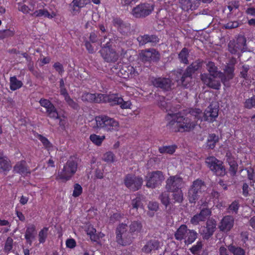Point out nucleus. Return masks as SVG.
I'll use <instances>...</instances> for the list:
<instances>
[{
    "label": "nucleus",
    "instance_id": "f257e3e1",
    "mask_svg": "<svg viewBox=\"0 0 255 255\" xmlns=\"http://www.w3.org/2000/svg\"><path fill=\"white\" fill-rule=\"evenodd\" d=\"M128 231V224H119L116 229V242L122 246L129 245L132 242L133 235L139 233L142 224H130Z\"/></svg>",
    "mask_w": 255,
    "mask_h": 255
},
{
    "label": "nucleus",
    "instance_id": "f03ea898",
    "mask_svg": "<svg viewBox=\"0 0 255 255\" xmlns=\"http://www.w3.org/2000/svg\"><path fill=\"white\" fill-rule=\"evenodd\" d=\"M202 63V60L198 59L190 64L184 71L178 69L175 73L178 84L184 88H188L193 78V75L201 68Z\"/></svg>",
    "mask_w": 255,
    "mask_h": 255
},
{
    "label": "nucleus",
    "instance_id": "7ed1b4c3",
    "mask_svg": "<svg viewBox=\"0 0 255 255\" xmlns=\"http://www.w3.org/2000/svg\"><path fill=\"white\" fill-rule=\"evenodd\" d=\"M207 69L210 74H201V80L208 87L214 89H219L221 84L220 81L216 80V78L219 77L223 81V78L224 77V74L217 70V67L215 66L214 63L213 62H209L207 64Z\"/></svg>",
    "mask_w": 255,
    "mask_h": 255
},
{
    "label": "nucleus",
    "instance_id": "20e7f679",
    "mask_svg": "<svg viewBox=\"0 0 255 255\" xmlns=\"http://www.w3.org/2000/svg\"><path fill=\"white\" fill-rule=\"evenodd\" d=\"M107 37H104V40L101 42L102 49L100 52L102 57L107 62H112L116 61L118 59V56L114 50L111 48L113 44L121 43V40L117 36H113V37L109 39V41H106Z\"/></svg>",
    "mask_w": 255,
    "mask_h": 255
},
{
    "label": "nucleus",
    "instance_id": "39448f33",
    "mask_svg": "<svg viewBox=\"0 0 255 255\" xmlns=\"http://www.w3.org/2000/svg\"><path fill=\"white\" fill-rule=\"evenodd\" d=\"M77 167V159L71 157L64 164L61 171L58 172L56 176V179L61 180L64 182L69 180L76 173Z\"/></svg>",
    "mask_w": 255,
    "mask_h": 255
},
{
    "label": "nucleus",
    "instance_id": "423d86ee",
    "mask_svg": "<svg viewBox=\"0 0 255 255\" xmlns=\"http://www.w3.org/2000/svg\"><path fill=\"white\" fill-rule=\"evenodd\" d=\"M94 128H103L106 131L118 130L119 123L114 119L105 115L95 117Z\"/></svg>",
    "mask_w": 255,
    "mask_h": 255
},
{
    "label": "nucleus",
    "instance_id": "0eeeda50",
    "mask_svg": "<svg viewBox=\"0 0 255 255\" xmlns=\"http://www.w3.org/2000/svg\"><path fill=\"white\" fill-rule=\"evenodd\" d=\"M206 186L204 181L197 179L193 181L188 192V197L190 203H195L202 193L205 191Z\"/></svg>",
    "mask_w": 255,
    "mask_h": 255
},
{
    "label": "nucleus",
    "instance_id": "6e6552de",
    "mask_svg": "<svg viewBox=\"0 0 255 255\" xmlns=\"http://www.w3.org/2000/svg\"><path fill=\"white\" fill-rule=\"evenodd\" d=\"M205 163L209 169L217 176H223L226 174V169L223 162L214 156L208 157Z\"/></svg>",
    "mask_w": 255,
    "mask_h": 255
},
{
    "label": "nucleus",
    "instance_id": "1a4fd4ad",
    "mask_svg": "<svg viewBox=\"0 0 255 255\" xmlns=\"http://www.w3.org/2000/svg\"><path fill=\"white\" fill-rule=\"evenodd\" d=\"M246 49V39L244 36H239L236 39L230 40L228 44V50L232 54H238Z\"/></svg>",
    "mask_w": 255,
    "mask_h": 255
},
{
    "label": "nucleus",
    "instance_id": "9d476101",
    "mask_svg": "<svg viewBox=\"0 0 255 255\" xmlns=\"http://www.w3.org/2000/svg\"><path fill=\"white\" fill-rule=\"evenodd\" d=\"M153 4L148 3H140L132 9L131 14L135 18H144L153 10Z\"/></svg>",
    "mask_w": 255,
    "mask_h": 255
},
{
    "label": "nucleus",
    "instance_id": "9b49d317",
    "mask_svg": "<svg viewBox=\"0 0 255 255\" xmlns=\"http://www.w3.org/2000/svg\"><path fill=\"white\" fill-rule=\"evenodd\" d=\"M124 182L128 188L133 191H136L141 187L143 179L141 177L128 174L125 176Z\"/></svg>",
    "mask_w": 255,
    "mask_h": 255
},
{
    "label": "nucleus",
    "instance_id": "f8f14e48",
    "mask_svg": "<svg viewBox=\"0 0 255 255\" xmlns=\"http://www.w3.org/2000/svg\"><path fill=\"white\" fill-rule=\"evenodd\" d=\"M163 173L160 171H155L148 173L146 176V186L148 188H155L164 180Z\"/></svg>",
    "mask_w": 255,
    "mask_h": 255
},
{
    "label": "nucleus",
    "instance_id": "ddd939ff",
    "mask_svg": "<svg viewBox=\"0 0 255 255\" xmlns=\"http://www.w3.org/2000/svg\"><path fill=\"white\" fill-rule=\"evenodd\" d=\"M184 182L179 175L170 176L166 181L165 188L168 192L176 191L181 189Z\"/></svg>",
    "mask_w": 255,
    "mask_h": 255
},
{
    "label": "nucleus",
    "instance_id": "4468645a",
    "mask_svg": "<svg viewBox=\"0 0 255 255\" xmlns=\"http://www.w3.org/2000/svg\"><path fill=\"white\" fill-rule=\"evenodd\" d=\"M139 59L144 63L151 61H158L160 59V54L154 48L142 50L139 53Z\"/></svg>",
    "mask_w": 255,
    "mask_h": 255
},
{
    "label": "nucleus",
    "instance_id": "2eb2a0df",
    "mask_svg": "<svg viewBox=\"0 0 255 255\" xmlns=\"http://www.w3.org/2000/svg\"><path fill=\"white\" fill-rule=\"evenodd\" d=\"M166 119L169 121L166 126L168 128L172 131L177 132L180 131L181 115L179 113L168 114Z\"/></svg>",
    "mask_w": 255,
    "mask_h": 255
},
{
    "label": "nucleus",
    "instance_id": "dca6fc26",
    "mask_svg": "<svg viewBox=\"0 0 255 255\" xmlns=\"http://www.w3.org/2000/svg\"><path fill=\"white\" fill-rule=\"evenodd\" d=\"M151 83L154 87L160 88L165 91H169L171 89L172 81L169 78H153L151 80Z\"/></svg>",
    "mask_w": 255,
    "mask_h": 255
},
{
    "label": "nucleus",
    "instance_id": "f3484780",
    "mask_svg": "<svg viewBox=\"0 0 255 255\" xmlns=\"http://www.w3.org/2000/svg\"><path fill=\"white\" fill-rule=\"evenodd\" d=\"M39 103L41 106L46 109V113L50 118L53 119L59 118L56 108L49 100L42 99L40 100Z\"/></svg>",
    "mask_w": 255,
    "mask_h": 255
},
{
    "label": "nucleus",
    "instance_id": "a211bd4d",
    "mask_svg": "<svg viewBox=\"0 0 255 255\" xmlns=\"http://www.w3.org/2000/svg\"><path fill=\"white\" fill-rule=\"evenodd\" d=\"M181 8L185 11L196 9L200 4L198 0H179Z\"/></svg>",
    "mask_w": 255,
    "mask_h": 255
},
{
    "label": "nucleus",
    "instance_id": "6ab92c4d",
    "mask_svg": "<svg viewBox=\"0 0 255 255\" xmlns=\"http://www.w3.org/2000/svg\"><path fill=\"white\" fill-rule=\"evenodd\" d=\"M203 120L210 123L213 122L218 116V109L210 106L203 112Z\"/></svg>",
    "mask_w": 255,
    "mask_h": 255
},
{
    "label": "nucleus",
    "instance_id": "aec40b11",
    "mask_svg": "<svg viewBox=\"0 0 255 255\" xmlns=\"http://www.w3.org/2000/svg\"><path fill=\"white\" fill-rule=\"evenodd\" d=\"M217 224H206L200 229V233L204 240H208L213 235Z\"/></svg>",
    "mask_w": 255,
    "mask_h": 255
},
{
    "label": "nucleus",
    "instance_id": "412c9836",
    "mask_svg": "<svg viewBox=\"0 0 255 255\" xmlns=\"http://www.w3.org/2000/svg\"><path fill=\"white\" fill-rule=\"evenodd\" d=\"M181 123L180 125V131H189L193 129L197 125V123L194 121H191V120L188 117L184 118L181 116Z\"/></svg>",
    "mask_w": 255,
    "mask_h": 255
},
{
    "label": "nucleus",
    "instance_id": "4be33fe9",
    "mask_svg": "<svg viewBox=\"0 0 255 255\" xmlns=\"http://www.w3.org/2000/svg\"><path fill=\"white\" fill-rule=\"evenodd\" d=\"M120 72L124 78H132L138 75L134 67L130 65L123 66Z\"/></svg>",
    "mask_w": 255,
    "mask_h": 255
},
{
    "label": "nucleus",
    "instance_id": "5701e85b",
    "mask_svg": "<svg viewBox=\"0 0 255 255\" xmlns=\"http://www.w3.org/2000/svg\"><path fill=\"white\" fill-rule=\"evenodd\" d=\"M103 99L102 102L108 103L111 106L119 105L124 102V100L117 94L110 95L103 94Z\"/></svg>",
    "mask_w": 255,
    "mask_h": 255
},
{
    "label": "nucleus",
    "instance_id": "b1692460",
    "mask_svg": "<svg viewBox=\"0 0 255 255\" xmlns=\"http://www.w3.org/2000/svg\"><path fill=\"white\" fill-rule=\"evenodd\" d=\"M114 25L118 28V30L123 35L127 34L130 30L129 24L125 23L124 21L118 18L113 19Z\"/></svg>",
    "mask_w": 255,
    "mask_h": 255
},
{
    "label": "nucleus",
    "instance_id": "393cba45",
    "mask_svg": "<svg viewBox=\"0 0 255 255\" xmlns=\"http://www.w3.org/2000/svg\"><path fill=\"white\" fill-rule=\"evenodd\" d=\"M160 248V242L156 239L150 240L148 241L142 249V251L146 254H149L155 251Z\"/></svg>",
    "mask_w": 255,
    "mask_h": 255
},
{
    "label": "nucleus",
    "instance_id": "a878e982",
    "mask_svg": "<svg viewBox=\"0 0 255 255\" xmlns=\"http://www.w3.org/2000/svg\"><path fill=\"white\" fill-rule=\"evenodd\" d=\"M211 213L210 209L205 208L202 209L198 214L194 215L191 220V223H198L200 222H204Z\"/></svg>",
    "mask_w": 255,
    "mask_h": 255
},
{
    "label": "nucleus",
    "instance_id": "bb28decb",
    "mask_svg": "<svg viewBox=\"0 0 255 255\" xmlns=\"http://www.w3.org/2000/svg\"><path fill=\"white\" fill-rule=\"evenodd\" d=\"M14 170L22 176H26L31 173L27 167L26 162L24 160L17 162L14 166Z\"/></svg>",
    "mask_w": 255,
    "mask_h": 255
},
{
    "label": "nucleus",
    "instance_id": "cd10ccee",
    "mask_svg": "<svg viewBox=\"0 0 255 255\" xmlns=\"http://www.w3.org/2000/svg\"><path fill=\"white\" fill-rule=\"evenodd\" d=\"M82 98L83 101L95 103H101L102 99H103L102 94H95L89 93L84 94Z\"/></svg>",
    "mask_w": 255,
    "mask_h": 255
},
{
    "label": "nucleus",
    "instance_id": "c85d7f7f",
    "mask_svg": "<svg viewBox=\"0 0 255 255\" xmlns=\"http://www.w3.org/2000/svg\"><path fill=\"white\" fill-rule=\"evenodd\" d=\"M87 4V0H73L69 4L71 12L75 14L79 12V9L83 7Z\"/></svg>",
    "mask_w": 255,
    "mask_h": 255
},
{
    "label": "nucleus",
    "instance_id": "c756f323",
    "mask_svg": "<svg viewBox=\"0 0 255 255\" xmlns=\"http://www.w3.org/2000/svg\"><path fill=\"white\" fill-rule=\"evenodd\" d=\"M188 113L194 117V119L201 122L203 121L204 114L202 111L198 108H191L189 109Z\"/></svg>",
    "mask_w": 255,
    "mask_h": 255
},
{
    "label": "nucleus",
    "instance_id": "7c9ffc66",
    "mask_svg": "<svg viewBox=\"0 0 255 255\" xmlns=\"http://www.w3.org/2000/svg\"><path fill=\"white\" fill-rule=\"evenodd\" d=\"M187 227L185 224H181L180 227L177 229L175 233V238L178 241L182 240L187 233Z\"/></svg>",
    "mask_w": 255,
    "mask_h": 255
},
{
    "label": "nucleus",
    "instance_id": "2f4dec72",
    "mask_svg": "<svg viewBox=\"0 0 255 255\" xmlns=\"http://www.w3.org/2000/svg\"><path fill=\"white\" fill-rule=\"evenodd\" d=\"M10 89L12 91H15L20 88L22 85V82L18 80L15 76L10 77L9 79Z\"/></svg>",
    "mask_w": 255,
    "mask_h": 255
},
{
    "label": "nucleus",
    "instance_id": "473e14b6",
    "mask_svg": "<svg viewBox=\"0 0 255 255\" xmlns=\"http://www.w3.org/2000/svg\"><path fill=\"white\" fill-rule=\"evenodd\" d=\"M219 141V137L215 133L210 134L208 136L207 146L210 149H213L217 142Z\"/></svg>",
    "mask_w": 255,
    "mask_h": 255
},
{
    "label": "nucleus",
    "instance_id": "72a5a7b5",
    "mask_svg": "<svg viewBox=\"0 0 255 255\" xmlns=\"http://www.w3.org/2000/svg\"><path fill=\"white\" fill-rule=\"evenodd\" d=\"M189 55V50L186 48H183L178 54V58L181 63L188 64L189 61L188 58Z\"/></svg>",
    "mask_w": 255,
    "mask_h": 255
},
{
    "label": "nucleus",
    "instance_id": "f704fd0d",
    "mask_svg": "<svg viewBox=\"0 0 255 255\" xmlns=\"http://www.w3.org/2000/svg\"><path fill=\"white\" fill-rule=\"evenodd\" d=\"M227 161L230 165V172L233 176L235 175L238 167V165L237 162L233 158L229 156L227 158Z\"/></svg>",
    "mask_w": 255,
    "mask_h": 255
},
{
    "label": "nucleus",
    "instance_id": "c9c22d12",
    "mask_svg": "<svg viewBox=\"0 0 255 255\" xmlns=\"http://www.w3.org/2000/svg\"><path fill=\"white\" fill-rule=\"evenodd\" d=\"M229 252L233 255H245V251L241 247H236L232 244L228 246Z\"/></svg>",
    "mask_w": 255,
    "mask_h": 255
},
{
    "label": "nucleus",
    "instance_id": "e433bc0d",
    "mask_svg": "<svg viewBox=\"0 0 255 255\" xmlns=\"http://www.w3.org/2000/svg\"><path fill=\"white\" fill-rule=\"evenodd\" d=\"M173 194H172V200L174 203H181L183 200V193L181 189L176 190V191H171Z\"/></svg>",
    "mask_w": 255,
    "mask_h": 255
},
{
    "label": "nucleus",
    "instance_id": "4c0bfd02",
    "mask_svg": "<svg viewBox=\"0 0 255 255\" xmlns=\"http://www.w3.org/2000/svg\"><path fill=\"white\" fill-rule=\"evenodd\" d=\"M35 229L34 228H27L25 234V238L27 243L29 245H31L32 240L34 238Z\"/></svg>",
    "mask_w": 255,
    "mask_h": 255
},
{
    "label": "nucleus",
    "instance_id": "58836bf2",
    "mask_svg": "<svg viewBox=\"0 0 255 255\" xmlns=\"http://www.w3.org/2000/svg\"><path fill=\"white\" fill-rule=\"evenodd\" d=\"M10 167L9 161L8 158L0 153V168L3 170H8Z\"/></svg>",
    "mask_w": 255,
    "mask_h": 255
},
{
    "label": "nucleus",
    "instance_id": "ea45409f",
    "mask_svg": "<svg viewBox=\"0 0 255 255\" xmlns=\"http://www.w3.org/2000/svg\"><path fill=\"white\" fill-rule=\"evenodd\" d=\"M197 238V234L193 230H190L187 234V238L185 240L186 244H191Z\"/></svg>",
    "mask_w": 255,
    "mask_h": 255
},
{
    "label": "nucleus",
    "instance_id": "a19ab883",
    "mask_svg": "<svg viewBox=\"0 0 255 255\" xmlns=\"http://www.w3.org/2000/svg\"><path fill=\"white\" fill-rule=\"evenodd\" d=\"M176 148L175 145L163 146L159 148V151L161 153H173Z\"/></svg>",
    "mask_w": 255,
    "mask_h": 255
},
{
    "label": "nucleus",
    "instance_id": "79ce46f5",
    "mask_svg": "<svg viewBox=\"0 0 255 255\" xmlns=\"http://www.w3.org/2000/svg\"><path fill=\"white\" fill-rule=\"evenodd\" d=\"M234 67L226 66L225 69V73L226 74L225 79L227 80L233 79L234 76Z\"/></svg>",
    "mask_w": 255,
    "mask_h": 255
},
{
    "label": "nucleus",
    "instance_id": "37998d69",
    "mask_svg": "<svg viewBox=\"0 0 255 255\" xmlns=\"http://www.w3.org/2000/svg\"><path fill=\"white\" fill-rule=\"evenodd\" d=\"M31 15L35 17H41L44 16L45 17H47L48 18L53 17L52 16L50 15L49 12L47 11V10L45 9H41L38 10H36L33 13H31Z\"/></svg>",
    "mask_w": 255,
    "mask_h": 255
},
{
    "label": "nucleus",
    "instance_id": "c03bdc74",
    "mask_svg": "<svg viewBox=\"0 0 255 255\" xmlns=\"http://www.w3.org/2000/svg\"><path fill=\"white\" fill-rule=\"evenodd\" d=\"M48 229L47 228H43L39 232L38 238L40 243H44L47 237Z\"/></svg>",
    "mask_w": 255,
    "mask_h": 255
},
{
    "label": "nucleus",
    "instance_id": "a18cd8bd",
    "mask_svg": "<svg viewBox=\"0 0 255 255\" xmlns=\"http://www.w3.org/2000/svg\"><path fill=\"white\" fill-rule=\"evenodd\" d=\"M90 140L97 145H100L105 139V136H100L95 134H91L90 136Z\"/></svg>",
    "mask_w": 255,
    "mask_h": 255
},
{
    "label": "nucleus",
    "instance_id": "49530a36",
    "mask_svg": "<svg viewBox=\"0 0 255 255\" xmlns=\"http://www.w3.org/2000/svg\"><path fill=\"white\" fill-rule=\"evenodd\" d=\"M13 248V240L10 237H8L5 241L3 251L5 253H8Z\"/></svg>",
    "mask_w": 255,
    "mask_h": 255
},
{
    "label": "nucleus",
    "instance_id": "de8ad7c7",
    "mask_svg": "<svg viewBox=\"0 0 255 255\" xmlns=\"http://www.w3.org/2000/svg\"><path fill=\"white\" fill-rule=\"evenodd\" d=\"M115 156L112 152L108 151L105 153L103 156V160L108 163H112L115 161Z\"/></svg>",
    "mask_w": 255,
    "mask_h": 255
},
{
    "label": "nucleus",
    "instance_id": "09e8293b",
    "mask_svg": "<svg viewBox=\"0 0 255 255\" xmlns=\"http://www.w3.org/2000/svg\"><path fill=\"white\" fill-rule=\"evenodd\" d=\"M159 199L160 200L161 203L166 207L170 203V199L169 194L167 192H163L159 196Z\"/></svg>",
    "mask_w": 255,
    "mask_h": 255
},
{
    "label": "nucleus",
    "instance_id": "8fccbe9b",
    "mask_svg": "<svg viewBox=\"0 0 255 255\" xmlns=\"http://www.w3.org/2000/svg\"><path fill=\"white\" fill-rule=\"evenodd\" d=\"M82 187L78 183L75 184L74 186V190L73 192V196L75 197L79 196L82 193Z\"/></svg>",
    "mask_w": 255,
    "mask_h": 255
},
{
    "label": "nucleus",
    "instance_id": "3c124183",
    "mask_svg": "<svg viewBox=\"0 0 255 255\" xmlns=\"http://www.w3.org/2000/svg\"><path fill=\"white\" fill-rule=\"evenodd\" d=\"M202 248V243L201 241H198L197 242L196 244L193 246L190 249V251L193 254H197L199 251H200Z\"/></svg>",
    "mask_w": 255,
    "mask_h": 255
},
{
    "label": "nucleus",
    "instance_id": "603ef678",
    "mask_svg": "<svg viewBox=\"0 0 255 255\" xmlns=\"http://www.w3.org/2000/svg\"><path fill=\"white\" fill-rule=\"evenodd\" d=\"M131 205L133 210L137 209L138 208H141L142 207L141 199L139 197H136V198L133 199L131 201Z\"/></svg>",
    "mask_w": 255,
    "mask_h": 255
},
{
    "label": "nucleus",
    "instance_id": "864d4df0",
    "mask_svg": "<svg viewBox=\"0 0 255 255\" xmlns=\"http://www.w3.org/2000/svg\"><path fill=\"white\" fill-rule=\"evenodd\" d=\"M245 107L248 109L255 107V96L247 99L245 103Z\"/></svg>",
    "mask_w": 255,
    "mask_h": 255
},
{
    "label": "nucleus",
    "instance_id": "5fc2aeb1",
    "mask_svg": "<svg viewBox=\"0 0 255 255\" xmlns=\"http://www.w3.org/2000/svg\"><path fill=\"white\" fill-rule=\"evenodd\" d=\"M239 26V23L237 21H229L226 24H224L223 27L225 29H233L238 27Z\"/></svg>",
    "mask_w": 255,
    "mask_h": 255
},
{
    "label": "nucleus",
    "instance_id": "6e6d98bb",
    "mask_svg": "<svg viewBox=\"0 0 255 255\" xmlns=\"http://www.w3.org/2000/svg\"><path fill=\"white\" fill-rule=\"evenodd\" d=\"M136 39L138 42L139 46H143L148 43L147 34L139 35L137 37Z\"/></svg>",
    "mask_w": 255,
    "mask_h": 255
},
{
    "label": "nucleus",
    "instance_id": "4d7b16f0",
    "mask_svg": "<svg viewBox=\"0 0 255 255\" xmlns=\"http://www.w3.org/2000/svg\"><path fill=\"white\" fill-rule=\"evenodd\" d=\"M239 204L237 201H234L232 203V204L229 206L228 208V210L229 212H232V213H235L237 214L239 208Z\"/></svg>",
    "mask_w": 255,
    "mask_h": 255
},
{
    "label": "nucleus",
    "instance_id": "13d9d810",
    "mask_svg": "<svg viewBox=\"0 0 255 255\" xmlns=\"http://www.w3.org/2000/svg\"><path fill=\"white\" fill-rule=\"evenodd\" d=\"M125 218L122 216L120 213H115L111 217L110 220L111 222H122L123 219H124Z\"/></svg>",
    "mask_w": 255,
    "mask_h": 255
},
{
    "label": "nucleus",
    "instance_id": "bf43d9fd",
    "mask_svg": "<svg viewBox=\"0 0 255 255\" xmlns=\"http://www.w3.org/2000/svg\"><path fill=\"white\" fill-rule=\"evenodd\" d=\"M38 139L43 143V145L46 148L50 147L51 146V144L49 141L48 139L45 137L42 136L41 134H39L38 136Z\"/></svg>",
    "mask_w": 255,
    "mask_h": 255
},
{
    "label": "nucleus",
    "instance_id": "052dcab7",
    "mask_svg": "<svg viewBox=\"0 0 255 255\" xmlns=\"http://www.w3.org/2000/svg\"><path fill=\"white\" fill-rule=\"evenodd\" d=\"M250 69L249 65H243L242 66V69L240 72V76L245 79H247L248 77V72Z\"/></svg>",
    "mask_w": 255,
    "mask_h": 255
},
{
    "label": "nucleus",
    "instance_id": "680f3d73",
    "mask_svg": "<svg viewBox=\"0 0 255 255\" xmlns=\"http://www.w3.org/2000/svg\"><path fill=\"white\" fill-rule=\"evenodd\" d=\"M68 105L71 107L72 108L77 110L79 108V106L78 104L74 101L73 99H72L70 97H68L67 99L65 100Z\"/></svg>",
    "mask_w": 255,
    "mask_h": 255
},
{
    "label": "nucleus",
    "instance_id": "e2e57ef3",
    "mask_svg": "<svg viewBox=\"0 0 255 255\" xmlns=\"http://www.w3.org/2000/svg\"><path fill=\"white\" fill-rule=\"evenodd\" d=\"M66 247L70 249H73L76 246V242L73 238L68 239L66 241Z\"/></svg>",
    "mask_w": 255,
    "mask_h": 255
},
{
    "label": "nucleus",
    "instance_id": "0e129e2a",
    "mask_svg": "<svg viewBox=\"0 0 255 255\" xmlns=\"http://www.w3.org/2000/svg\"><path fill=\"white\" fill-rule=\"evenodd\" d=\"M148 208L150 210L156 211L158 209V204L157 202H149L148 204Z\"/></svg>",
    "mask_w": 255,
    "mask_h": 255
},
{
    "label": "nucleus",
    "instance_id": "69168bd1",
    "mask_svg": "<svg viewBox=\"0 0 255 255\" xmlns=\"http://www.w3.org/2000/svg\"><path fill=\"white\" fill-rule=\"evenodd\" d=\"M53 67L60 74H62L64 72L63 65L59 62L55 63L53 65Z\"/></svg>",
    "mask_w": 255,
    "mask_h": 255
},
{
    "label": "nucleus",
    "instance_id": "338daca9",
    "mask_svg": "<svg viewBox=\"0 0 255 255\" xmlns=\"http://www.w3.org/2000/svg\"><path fill=\"white\" fill-rule=\"evenodd\" d=\"M234 222V217L231 215H227L223 218L221 223H233Z\"/></svg>",
    "mask_w": 255,
    "mask_h": 255
},
{
    "label": "nucleus",
    "instance_id": "774afa93",
    "mask_svg": "<svg viewBox=\"0 0 255 255\" xmlns=\"http://www.w3.org/2000/svg\"><path fill=\"white\" fill-rule=\"evenodd\" d=\"M158 106L161 109H166L167 107V103L165 101V98L163 97H160L158 102Z\"/></svg>",
    "mask_w": 255,
    "mask_h": 255
}]
</instances>
